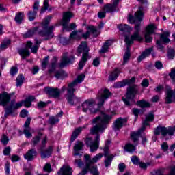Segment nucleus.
Returning <instances> with one entry per match:
<instances>
[{"instance_id": "56", "label": "nucleus", "mask_w": 175, "mask_h": 175, "mask_svg": "<svg viewBox=\"0 0 175 175\" xmlns=\"http://www.w3.org/2000/svg\"><path fill=\"white\" fill-rule=\"evenodd\" d=\"M43 170L44 172H47L48 173L51 172L53 171V170L51 169V165H50V163H46L44 166Z\"/></svg>"}, {"instance_id": "17", "label": "nucleus", "mask_w": 175, "mask_h": 175, "mask_svg": "<svg viewBox=\"0 0 175 175\" xmlns=\"http://www.w3.org/2000/svg\"><path fill=\"white\" fill-rule=\"evenodd\" d=\"M39 1H36L33 5V10H30L27 13V17L29 21H33L36 18L38 12H39Z\"/></svg>"}, {"instance_id": "12", "label": "nucleus", "mask_w": 175, "mask_h": 175, "mask_svg": "<svg viewBox=\"0 0 175 175\" xmlns=\"http://www.w3.org/2000/svg\"><path fill=\"white\" fill-rule=\"evenodd\" d=\"M104 154L103 157H105V160L104 161V163L105 165V167H109L110 165H111V162H113V159H114V155L110 154V148L107 147H104L103 149Z\"/></svg>"}, {"instance_id": "2", "label": "nucleus", "mask_w": 175, "mask_h": 175, "mask_svg": "<svg viewBox=\"0 0 175 175\" xmlns=\"http://www.w3.org/2000/svg\"><path fill=\"white\" fill-rule=\"evenodd\" d=\"M84 79H85V75L81 74L73 81V82L68 85V88L67 89L68 93L66 98L70 105H73L75 103H79L80 98L75 95V91H76L75 87H76L77 84H80V83L83 82Z\"/></svg>"}, {"instance_id": "16", "label": "nucleus", "mask_w": 175, "mask_h": 175, "mask_svg": "<svg viewBox=\"0 0 175 175\" xmlns=\"http://www.w3.org/2000/svg\"><path fill=\"white\" fill-rule=\"evenodd\" d=\"M32 42L28 41L26 44V48L18 50V53L21 57H22L23 59H25L27 57H29V55H31V52H29L28 49H32Z\"/></svg>"}, {"instance_id": "48", "label": "nucleus", "mask_w": 175, "mask_h": 175, "mask_svg": "<svg viewBox=\"0 0 175 175\" xmlns=\"http://www.w3.org/2000/svg\"><path fill=\"white\" fill-rule=\"evenodd\" d=\"M50 125H55V124L59 122V119L55 118V116H51L49 120Z\"/></svg>"}, {"instance_id": "40", "label": "nucleus", "mask_w": 175, "mask_h": 175, "mask_svg": "<svg viewBox=\"0 0 175 175\" xmlns=\"http://www.w3.org/2000/svg\"><path fill=\"white\" fill-rule=\"evenodd\" d=\"M124 150L127 152H133V151H136V146L132 145V144H127L124 146Z\"/></svg>"}, {"instance_id": "14", "label": "nucleus", "mask_w": 175, "mask_h": 175, "mask_svg": "<svg viewBox=\"0 0 175 175\" xmlns=\"http://www.w3.org/2000/svg\"><path fill=\"white\" fill-rule=\"evenodd\" d=\"M155 31H157V26L155 25H148L147 26L146 32L144 35L145 42L146 43H151L152 42V38L150 35L155 33Z\"/></svg>"}, {"instance_id": "41", "label": "nucleus", "mask_w": 175, "mask_h": 175, "mask_svg": "<svg viewBox=\"0 0 175 175\" xmlns=\"http://www.w3.org/2000/svg\"><path fill=\"white\" fill-rule=\"evenodd\" d=\"M88 29L89 30L90 33H92L95 38L99 35V32H98V29L95 26H89Z\"/></svg>"}, {"instance_id": "32", "label": "nucleus", "mask_w": 175, "mask_h": 175, "mask_svg": "<svg viewBox=\"0 0 175 175\" xmlns=\"http://www.w3.org/2000/svg\"><path fill=\"white\" fill-rule=\"evenodd\" d=\"M54 76L57 80H64L65 77H68V75H66V72H65L64 70H59L55 72Z\"/></svg>"}, {"instance_id": "50", "label": "nucleus", "mask_w": 175, "mask_h": 175, "mask_svg": "<svg viewBox=\"0 0 175 175\" xmlns=\"http://www.w3.org/2000/svg\"><path fill=\"white\" fill-rule=\"evenodd\" d=\"M49 0H44V6L42 8H41L40 10V13H44V12H46L47 10V9H49Z\"/></svg>"}, {"instance_id": "37", "label": "nucleus", "mask_w": 175, "mask_h": 175, "mask_svg": "<svg viewBox=\"0 0 175 175\" xmlns=\"http://www.w3.org/2000/svg\"><path fill=\"white\" fill-rule=\"evenodd\" d=\"M120 75V70L118 69H115L113 72L111 73V75L109 77V81H114Z\"/></svg>"}, {"instance_id": "20", "label": "nucleus", "mask_w": 175, "mask_h": 175, "mask_svg": "<svg viewBox=\"0 0 175 175\" xmlns=\"http://www.w3.org/2000/svg\"><path fill=\"white\" fill-rule=\"evenodd\" d=\"M38 155V152L36 151V149L32 148L28 150L26 154H24L25 159H27V161H31L36 158V156Z\"/></svg>"}, {"instance_id": "25", "label": "nucleus", "mask_w": 175, "mask_h": 175, "mask_svg": "<svg viewBox=\"0 0 175 175\" xmlns=\"http://www.w3.org/2000/svg\"><path fill=\"white\" fill-rule=\"evenodd\" d=\"M21 106H23V103L19 102L16 103V101L14 100L10 102V105L7 107L6 109H8L9 111L13 113L14 110H17V109H20Z\"/></svg>"}, {"instance_id": "28", "label": "nucleus", "mask_w": 175, "mask_h": 175, "mask_svg": "<svg viewBox=\"0 0 175 175\" xmlns=\"http://www.w3.org/2000/svg\"><path fill=\"white\" fill-rule=\"evenodd\" d=\"M113 44V40H107L104 44L103 45L101 49L99 51L100 54H105V53H107L109 51V47Z\"/></svg>"}, {"instance_id": "36", "label": "nucleus", "mask_w": 175, "mask_h": 175, "mask_svg": "<svg viewBox=\"0 0 175 175\" xmlns=\"http://www.w3.org/2000/svg\"><path fill=\"white\" fill-rule=\"evenodd\" d=\"M126 51L124 53L123 57V65H125L129 61V58H131V49H129V46H126Z\"/></svg>"}, {"instance_id": "59", "label": "nucleus", "mask_w": 175, "mask_h": 175, "mask_svg": "<svg viewBox=\"0 0 175 175\" xmlns=\"http://www.w3.org/2000/svg\"><path fill=\"white\" fill-rule=\"evenodd\" d=\"M17 72H18V69H17V67H12L10 70V74L11 75V76H14L17 73Z\"/></svg>"}, {"instance_id": "51", "label": "nucleus", "mask_w": 175, "mask_h": 175, "mask_svg": "<svg viewBox=\"0 0 175 175\" xmlns=\"http://www.w3.org/2000/svg\"><path fill=\"white\" fill-rule=\"evenodd\" d=\"M131 159L133 165H139V163H140V159H139V157H137V156L131 157Z\"/></svg>"}, {"instance_id": "60", "label": "nucleus", "mask_w": 175, "mask_h": 175, "mask_svg": "<svg viewBox=\"0 0 175 175\" xmlns=\"http://www.w3.org/2000/svg\"><path fill=\"white\" fill-rule=\"evenodd\" d=\"M154 118H155V115L152 113H150L146 117V119L148 120V121H154Z\"/></svg>"}, {"instance_id": "21", "label": "nucleus", "mask_w": 175, "mask_h": 175, "mask_svg": "<svg viewBox=\"0 0 175 175\" xmlns=\"http://www.w3.org/2000/svg\"><path fill=\"white\" fill-rule=\"evenodd\" d=\"M84 148V143L81 141H77L74 146V156L77 157V155H79V157H81V154L79 153V151H83Z\"/></svg>"}, {"instance_id": "46", "label": "nucleus", "mask_w": 175, "mask_h": 175, "mask_svg": "<svg viewBox=\"0 0 175 175\" xmlns=\"http://www.w3.org/2000/svg\"><path fill=\"white\" fill-rule=\"evenodd\" d=\"M10 44V40H7L3 41V43L0 44V50H6L9 45Z\"/></svg>"}, {"instance_id": "4", "label": "nucleus", "mask_w": 175, "mask_h": 175, "mask_svg": "<svg viewBox=\"0 0 175 175\" xmlns=\"http://www.w3.org/2000/svg\"><path fill=\"white\" fill-rule=\"evenodd\" d=\"M89 52L90 48L88 46H87V43L85 42H82L77 49L78 57H80L81 53H83L79 64V69H83V68H84V65H85L88 59H91Z\"/></svg>"}, {"instance_id": "38", "label": "nucleus", "mask_w": 175, "mask_h": 175, "mask_svg": "<svg viewBox=\"0 0 175 175\" xmlns=\"http://www.w3.org/2000/svg\"><path fill=\"white\" fill-rule=\"evenodd\" d=\"M57 62H58V57H54L52 62L51 69L49 70V73H53L55 70V68H57Z\"/></svg>"}, {"instance_id": "23", "label": "nucleus", "mask_w": 175, "mask_h": 175, "mask_svg": "<svg viewBox=\"0 0 175 175\" xmlns=\"http://www.w3.org/2000/svg\"><path fill=\"white\" fill-rule=\"evenodd\" d=\"M128 122V119L126 118H118L114 122V128L116 131H118L120 128H122L125 124Z\"/></svg>"}, {"instance_id": "35", "label": "nucleus", "mask_w": 175, "mask_h": 175, "mask_svg": "<svg viewBox=\"0 0 175 175\" xmlns=\"http://www.w3.org/2000/svg\"><path fill=\"white\" fill-rule=\"evenodd\" d=\"M15 21L18 25L22 24L23 21H24V12H23L16 13V14L15 16Z\"/></svg>"}, {"instance_id": "9", "label": "nucleus", "mask_w": 175, "mask_h": 175, "mask_svg": "<svg viewBox=\"0 0 175 175\" xmlns=\"http://www.w3.org/2000/svg\"><path fill=\"white\" fill-rule=\"evenodd\" d=\"M148 121L147 119H145L143 122V126L136 133H133L131 134V139L135 144V146H137L139 144V137H140V135L143 131L146 130V126L148 125Z\"/></svg>"}, {"instance_id": "8", "label": "nucleus", "mask_w": 175, "mask_h": 175, "mask_svg": "<svg viewBox=\"0 0 175 175\" xmlns=\"http://www.w3.org/2000/svg\"><path fill=\"white\" fill-rule=\"evenodd\" d=\"M75 56L71 55L69 57L68 53H65L62 55L61 62L59 64V68H65L68 65H70L75 62Z\"/></svg>"}, {"instance_id": "29", "label": "nucleus", "mask_w": 175, "mask_h": 175, "mask_svg": "<svg viewBox=\"0 0 175 175\" xmlns=\"http://www.w3.org/2000/svg\"><path fill=\"white\" fill-rule=\"evenodd\" d=\"M170 36V33H169V31H165L161 34L160 41H161L164 44H167L170 42V39H169Z\"/></svg>"}, {"instance_id": "5", "label": "nucleus", "mask_w": 175, "mask_h": 175, "mask_svg": "<svg viewBox=\"0 0 175 175\" xmlns=\"http://www.w3.org/2000/svg\"><path fill=\"white\" fill-rule=\"evenodd\" d=\"M138 92L139 88H137V85L129 86L127 88L126 98H122V100H123L124 105H126V106H131V105H133V103L136 102V100H135V98Z\"/></svg>"}, {"instance_id": "18", "label": "nucleus", "mask_w": 175, "mask_h": 175, "mask_svg": "<svg viewBox=\"0 0 175 175\" xmlns=\"http://www.w3.org/2000/svg\"><path fill=\"white\" fill-rule=\"evenodd\" d=\"M110 95H111V93H110V90L107 89H105L103 90V93H101V94L98 97L99 102L98 105L99 107H101V106H103L106 99H109V98H110Z\"/></svg>"}, {"instance_id": "24", "label": "nucleus", "mask_w": 175, "mask_h": 175, "mask_svg": "<svg viewBox=\"0 0 175 175\" xmlns=\"http://www.w3.org/2000/svg\"><path fill=\"white\" fill-rule=\"evenodd\" d=\"M152 52V47L148 48L145 49L140 56L137 58V62H142L143 59L145 58H147V57H149L151 55V53Z\"/></svg>"}, {"instance_id": "26", "label": "nucleus", "mask_w": 175, "mask_h": 175, "mask_svg": "<svg viewBox=\"0 0 175 175\" xmlns=\"http://www.w3.org/2000/svg\"><path fill=\"white\" fill-rule=\"evenodd\" d=\"M83 129H85V126L83 127H78L74 130L71 135V139H70L71 143H73V142H75V140H76V139L79 137V135L81 133V131H83Z\"/></svg>"}, {"instance_id": "57", "label": "nucleus", "mask_w": 175, "mask_h": 175, "mask_svg": "<svg viewBox=\"0 0 175 175\" xmlns=\"http://www.w3.org/2000/svg\"><path fill=\"white\" fill-rule=\"evenodd\" d=\"M1 143L3 144V146H6V144L9 143V137H8V136L5 135H3L1 138Z\"/></svg>"}, {"instance_id": "30", "label": "nucleus", "mask_w": 175, "mask_h": 175, "mask_svg": "<svg viewBox=\"0 0 175 175\" xmlns=\"http://www.w3.org/2000/svg\"><path fill=\"white\" fill-rule=\"evenodd\" d=\"M51 154H53V146H49L46 150H45L44 152H43V150H42V152L40 153L41 158L42 159L49 158L51 156Z\"/></svg>"}, {"instance_id": "13", "label": "nucleus", "mask_w": 175, "mask_h": 175, "mask_svg": "<svg viewBox=\"0 0 175 175\" xmlns=\"http://www.w3.org/2000/svg\"><path fill=\"white\" fill-rule=\"evenodd\" d=\"M84 157H85V165H87L88 167H90L91 165H94V163H96V162H98L99 159L103 158V154L98 153L92 159H91V156H90V154H85Z\"/></svg>"}, {"instance_id": "27", "label": "nucleus", "mask_w": 175, "mask_h": 175, "mask_svg": "<svg viewBox=\"0 0 175 175\" xmlns=\"http://www.w3.org/2000/svg\"><path fill=\"white\" fill-rule=\"evenodd\" d=\"M35 96H29L27 98H25V100L21 101L19 102V103H22V106L23 105H24L25 107H31V106H32V102H33Z\"/></svg>"}, {"instance_id": "6", "label": "nucleus", "mask_w": 175, "mask_h": 175, "mask_svg": "<svg viewBox=\"0 0 175 175\" xmlns=\"http://www.w3.org/2000/svg\"><path fill=\"white\" fill-rule=\"evenodd\" d=\"M73 17V14L72 12H64L63 14V17L62 19V25L63 27V31H72V29H75L76 28V23H71L70 25H68L70 19Z\"/></svg>"}, {"instance_id": "58", "label": "nucleus", "mask_w": 175, "mask_h": 175, "mask_svg": "<svg viewBox=\"0 0 175 175\" xmlns=\"http://www.w3.org/2000/svg\"><path fill=\"white\" fill-rule=\"evenodd\" d=\"M50 104V103H45L43 101H40L38 103V109H43L44 107H46L47 105Z\"/></svg>"}, {"instance_id": "53", "label": "nucleus", "mask_w": 175, "mask_h": 175, "mask_svg": "<svg viewBox=\"0 0 175 175\" xmlns=\"http://www.w3.org/2000/svg\"><path fill=\"white\" fill-rule=\"evenodd\" d=\"M142 27V21H138V23H136L134 29L135 33H140V27Z\"/></svg>"}, {"instance_id": "42", "label": "nucleus", "mask_w": 175, "mask_h": 175, "mask_svg": "<svg viewBox=\"0 0 175 175\" xmlns=\"http://www.w3.org/2000/svg\"><path fill=\"white\" fill-rule=\"evenodd\" d=\"M90 172L91 174L92 175H99V171H98V167L96 166H92V165H90V167L88 169Z\"/></svg>"}, {"instance_id": "19", "label": "nucleus", "mask_w": 175, "mask_h": 175, "mask_svg": "<svg viewBox=\"0 0 175 175\" xmlns=\"http://www.w3.org/2000/svg\"><path fill=\"white\" fill-rule=\"evenodd\" d=\"M9 102H10V94H8L6 92L0 94V106L5 107Z\"/></svg>"}, {"instance_id": "22", "label": "nucleus", "mask_w": 175, "mask_h": 175, "mask_svg": "<svg viewBox=\"0 0 175 175\" xmlns=\"http://www.w3.org/2000/svg\"><path fill=\"white\" fill-rule=\"evenodd\" d=\"M58 175H72L73 174V170L70 166L64 165L60 168L57 172Z\"/></svg>"}, {"instance_id": "7", "label": "nucleus", "mask_w": 175, "mask_h": 175, "mask_svg": "<svg viewBox=\"0 0 175 175\" xmlns=\"http://www.w3.org/2000/svg\"><path fill=\"white\" fill-rule=\"evenodd\" d=\"M95 106H96V103L94 100H86L82 104V110L84 113H87L89 110L90 113L95 114V113H98V111H99V109H96Z\"/></svg>"}, {"instance_id": "33", "label": "nucleus", "mask_w": 175, "mask_h": 175, "mask_svg": "<svg viewBox=\"0 0 175 175\" xmlns=\"http://www.w3.org/2000/svg\"><path fill=\"white\" fill-rule=\"evenodd\" d=\"M39 27H33L31 29L29 30L26 33H25L23 36L24 38H31V36H33L36 32H39Z\"/></svg>"}, {"instance_id": "43", "label": "nucleus", "mask_w": 175, "mask_h": 175, "mask_svg": "<svg viewBox=\"0 0 175 175\" xmlns=\"http://www.w3.org/2000/svg\"><path fill=\"white\" fill-rule=\"evenodd\" d=\"M24 75H20L16 77V87H21L24 83Z\"/></svg>"}, {"instance_id": "64", "label": "nucleus", "mask_w": 175, "mask_h": 175, "mask_svg": "<svg viewBox=\"0 0 175 175\" xmlns=\"http://www.w3.org/2000/svg\"><path fill=\"white\" fill-rule=\"evenodd\" d=\"M10 151H11L10 146H8L5 148L4 150L3 151V155H10Z\"/></svg>"}, {"instance_id": "45", "label": "nucleus", "mask_w": 175, "mask_h": 175, "mask_svg": "<svg viewBox=\"0 0 175 175\" xmlns=\"http://www.w3.org/2000/svg\"><path fill=\"white\" fill-rule=\"evenodd\" d=\"M127 81H125V80H123L122 81L116 82L113 85L114 88H122V87H125L126 85Z\"/></svg>"}, {"instance_id": "44", "label": "nucleus", "mask_w": 175, "mask_h": 175, "mask_svg": "<svg viewBox=\"0 0 175 175\" xmlns=\"http://www.w3.org/2000/svg\"><path fill=\"white\" fill-rule=\"evenodd\" d=\"M32 131L33 130L31 127H28L27 129H25L23 130V133L27 139H29V137H32V133H31Z\"/></svg>"}, {"instance_id": "1", "label": "nucleus", "mask_w": 175, "mask_h": 175, "mask_svg": "<svg viewBox=\"0 0 175 175\" xmlns=\"http://www.w3.org/2000/svg\"><path fill=\"white\" fill-rule=\"evenodd\" d=\"M113 115L102 113L100 116H97L92 120V124H96V125L90 129V135H96L94 142L92 141L91 137H87L85 139L86 146L90 147L91 152H95L99 148V142H100V135L99 133L105 132V129L107 128V125L110 124Z\"/></svg>"}, {"instance_id": "52", "label": "nucleus", "mask_w": 175, "mask_h": 175, "mask_svg": "<svg viewBox=\"0 0 175 175\" xmlns=\"http://www.w3.org/2000/svg\"><path fill=\"white\" fill-rule=\"evenodd\" d=\"M75 165H77V167H83L84 166V163L81 161V159H76L74 161Z\"/></svg>"}, {"instance_id": "62", "label": "nucleus", "mask_w": 175, "mask_h": 175, "mask_svg": "<svg viewBox=\"0 0 175 175\" xmlns=\"http://www.w3.org/2000/svg\"><path fill=\"white\" fill-rule=\"evenodd\" d=\"M141 85H142L144 88L148 87V85H150V82L148 81V79H143L142 82L141 83Z\"/></svg>"}, {"instance_id": "47", "label": "nucleus", "mask_w": 175, "mask_h": 175, "mask_svg": "<svg viewBox=\"0 0 175 175\" xmlns=\"http://www.w3.org/2000/svg\"><path fill=\"white\" fill-rule=\"evenodd\" d=\"M40 142V137L37 135L33 137L31 141L32 147H35L37 144H39Z\"/></svg>"}, {"instance_id": "63", "label": "nucleus", "mask_w": 175, "mask_h": 175, "mask_svg": "<svg viewBox=\"0 0 175 175\" xmlns=\"http://www.w3.org/2000/svg\"><path fill=\"white\" fill-rule=\"evenodd\" d=\"M161 148L163 151L166 152L167 150H169V145H167V142H163L161 144Z\"/></svg>"}, {"instance_id": "55", "label": "nucleus", "mask_w": 175, "mask_h": 175, "mask_svg": "<svg viewBox=\"0 0 175 175\" xmlns=\"http://www.w3.org/2000/svg\"><path fill=\"white\" fill-rule=\"evenodd\" d=\"M174 55H175L174 50L172 49H168V51H167L168 58L170 59H173V58H174Z\"/></svg>"}, {"instance_id": "54", "label": "nucleus", "mask_w": 175, "mask_h": 175, "mask_svg": "<svg viewBox=\"0 0 175 175\" xmlns=\"http://www.w3.org/2000/svg\"><path fill=\"white\" fill-rule=\"evenodd\" d=\"M49 59H50V57L47 56L46 57L42 63V66L43 69H46V68H47V65L49 64Z\"/></svg>"}, {"instance_id": "3", "label": "nucleus", "mask_w": 175, "mask_h": 175, "mask_svg": "<svg viewBox=\"0 0 175 175\" xmlns=\"http://www.w3.org/2000/svg\"><path fill=\"white\" fill-rule=\"evenodd\" d=\"M53 18V16H49L44 18V21L42 22L39 26L40 29L38 32V35L44 38V40H50L52 38H54V28L55 26H49L50 20Z\"/></svg>"}, {"instance_id": "61", "label": "nucleus", "mask_w": 175, "mask_h": 175, "mask_svg": "<svg viewBox=\"0 0 175 175\" xmlns=\"http://www.w3.org/2000/svg\"><path fill=\"white\" fill-rule=\"evenodd\" d=\"M154 66L157 69H162V68H163V64H162V62L157 61L154 64Z\"/></svg>"}, {"instance_id": "31", "label": "nucleus", "mask_w": 175, "mask_h": 175, "mask_svg": "<svg viewBox=\"0 0 175 175\" xmlns=\"http://www.w3.org/2000/svg\"><path fill=\"white\" fill-rule=\"evenodd\" d=\"M117 10V5L113 4H107L104 6V12L106 13H113Z\"/></svg>"}, {"instance_id": "39", "label": "nucleus", "mask_w": 175, "mask_h": 175, "mask_svg": "<svg viewBox=\"0 0 175 175\" xmlns=\"http://www.w3.org/2000/svg\"><path fill=\"white\" fill-rule=\"evenodd\" d=\"M137 106H139V107H142V109L144 107H151V105L150 104V103H148L144 100H138L137 102Z\"/></svg>"}, {"instance_id": "11", "label": "nucleus", "mask_w": 175, "mask_h": 175, "mask_svg": "<svg viewBox=\"0 0 175 175\" xmlns=\"http://www.w3.org/2000/svg\"><path fill=\"white\" fill-rule=\"evenodd\" d=\"M142 20H143V7L142 6L139 7V10L135 13L134 16L129 15L128 18L130 24H135V23L142 21Z\"/></svg>"}, {"instance_id": "10", "label": "nucleus", "mask_w": 175, "mask_h": 175, "mask_svg": "<svg viewBox=\"0 0 175 175\" xmlns=\"http://www.w3.org/2000/svg\"><path fill=\"white\" fill-rule=\"evenodd\" d=\"M135 40L137 42H142L143 40L139 33H133L131 36H125L124 42L126 43V46L131 47V45L133 44V42H135Z\"/></svg>"}, {"instance_id": "34", "label": "nucleus", "mask_w": 175, "mask_h": 175, "mask_svg": "<svg viewBox=\"0 0 175 175\" xmlns=\"http://www.w3.org/2000/svg\"><path fill=\"white\" fill-rule=\"evenodd\" d=\"M118 28L120 29V31H122V32H131L133 29L132 27H130L129 25L124 24H120L118 25Z\"/></svg>"}, {"instance_id": "49", "label": "nucleus", "mask_w": 175, "mask_h": 175, "mask_svg": "<svg viewBox=\"0 0 175 175\" xmlns=\"http://www.w3.org/2000/svg\"><path fill=\"white\" fill-rule=\"evenodd\" d=\"M132 111H133V114L135 116L136 118L139 117V114H140L141 113L142 114H143V113H144V110H140L139 109H137V108H133L132 109Z\"/></svg>"}, {"instance_id": "15", "label": "nucleus", "mask_w": 175, "mask_h": 175, "mask_svg": "<svg viewBox=\"0 0 175 175\" xmlns=\"http://www.w3.org/2000/svg\"><path fill=\"white\" fill-rule=\"evenodd\" d=\"M44 92L46 94L49 96H51L52 98H59L61 95V91L58 88H54L52 87H46L44 89Z\"/></svg>"}]
</instances>
